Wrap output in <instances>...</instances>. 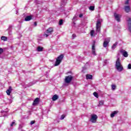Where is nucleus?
I'll return each instance as SVG.
<instances>
[{
	"instance_id": "17",
	"label": "nucleus",
	"mask_w": 131,
	"mask_h": 131,
	"mask_svg": "<svg viewBox=\"0 0 131 131\" xmlns=\"http://www.w3.org/2000/svg\"><path fill=\"white\" fill-rule=\"evenodd\" d=\"M117 45H118V42H116L114 44H113V45L112 47V50H115V49L116 48V47H117Z\"/></svg>"
},
{
	"instance_id": "11",
	"label": "nucleus",
	"mask_w": 131,
	"mask_h": 131,
	"mask_svg": "<svg viewBox=\"0 0 131 131\" xmlns=\"http://www.w3.org/2000/svg\"><path fill=\"white\" fill-rule=\"evenodd\" d=\"M119 112L118 111H115L114 112H112L110 115L111 118H113V117H115L116 115H117V114H118Z\"/></svg>"
},
{
	"instance_id": "3",
	"label": "nucleus",
	"mask_w": 131,
	"mask_h": 131,
	"mask_svg": "<svg viewBox=\"0 0 131 131\" xmlns=\"http://www.w3.org/2000/svg\"><path fill=\"white\" fill-rule=\"evenodd\" d=\"M53 28H51V27L49 28L46 31L47 33H45L43 34V37H48V36H49V35L52 34V33H53Z\"/></svg>"
},
{
	"instance_id": "33",
	"label": "nucleus",
	"mask_w": 131,
	"mask_h": 131,
	"mask_svg": "<svg viewBox=\"0 0 131 131\" xmlns=\"http://www.w3.org/2000/svg\"><path fill=\"white\" fill-rule=\"evenodd\" d=\"M125 5H127L128 4V0H127L125 2Z\"/></svg>"
},
{
	"instance_id": "13",
	"label": "nucleus",
	"mask_w": 131,
	"mask_h": 131,
	"mask_svg": "<svg viewBox=\"0 0 131 131\" xmlns=\"http://www.w3.org/2000/svg\"><path fill=\"white\" fill-rule=\"evenodd\" d=\"M32 19V15H29L25 17V21H30Z\"/></svg>"
},
{
	"instance_id": "37",
	"label": "nucleus",
	"mask_w": 131,
	"mask_h": 131,
	"mask_svg": "<svg viewBox=\"0 0 131 131\" xmlns=\"http://www.w3.org/2000/svg\"><path fill=\"white\" fill-rule=\"evenodd\" d=\"M21 131H24V130H23V129H21Z\"/></svg>"
},
{
	"instance_id": "2",
	"label": "nucleus",
	"mask_w": 131,
	"mask_h": 131,
	"mask_svg": "<svg viewBox=\"0 0 131 131\" xmlns=\"http://www.w3.org/2000/svg\"><path fill=\"white\" fill-rule=\"evenodd\" d=\"M63 58H64V55L63 54H61L60 55H59L56 58V60L55 61V63L54 64V66H59V65H60V64L61 63V62H62Z\"/></svg>"
},
{
	"instance_id": "6",
	"label": "nucleus",
	"mask_w": 131,
	"mask_h": 131,
	"mask_svg": "<svg viewBox=\"0 0 131 131\" xmlns=\"http://www.w3.org/2000/svg\"><path fill=\"white\" fill-rule=\"evenodd\" d=\"M72 79H73V77L71 75L66 76L65 78V82L66 83H70Z\"/></svg>"
},
{
	"instance_id": "10",
	"label": "nucleus",
	"mask_w": 131,
	"mask_h": 131,
	"mask_svg": "<svg viewBox=\"0 0 131 131\" xmlns=\"http://www.w3.org/2000/svg\"><path fill=\"white\" fill-rule=\"evenodd\" d=\"M92 53L94 56H96L97 54L96 53V47L95 46V43L92 45Z\"/></svg>"
},
{
	"instance_id": "8",
	"label": "nucleus",
	"mask_w": 131,
	"mask_h": 131,
	"mask_svg": "<svg viewBox=\"0 0 131 131\" xmlns=\"http://www.w3.org/2000/svg\"><path fill=\"white\" fill-rule=\"evenodd\" d=\"M114 17H115V20H116L117 22H120V18H121V15L119 14H117V13H115Z\"/></svg>"
},
{
	"instance_id": "38",
	"label": "nucleus",
	"mask_w": 131,
	"mask_h": 131,
	"mask_svg": "<svg viewBox=\"0 0 131 131\" xmlns=\"http://www.w3.org/2000/svg\"><path fill=\"white\" fill-rule=\"evenodd\" d=\"M3 112H4L5 113H6V112L3 111Z\"/></svg>"
},
{
	"instance_id": "25",
	"label": "nucleus",
	"mask_w": 131,
	"mask_h": 131,
	"mask_svg": "<svg viewBox=\"0 0 131 131\" xmlns=\"http://www.w3.org/2000/svg\"><path fill=\"white\" fill-rule=\"evenodd\" d=\"M93 95H94V97H95L96 98L99 97V95H98V93L97 92H94L93 93Z\"/></svg>"
},
{
	"instance_id": "24",
	"label": "nucleus",
	"mask_w": 131,
	"mask_h": 131,
	"mask_svg": "<svg viewBox=\"0 0 131 131\" xmlns=\"http://www.w3.org/2000/svg\"><path fill=\"white\" fill-rule=\"evenodd\" d=\"M89 10H90V11H94L95 10V6H90Z\"/></svg>"
},
{
	"instance_id": "22",
	"label": "nucleus",
	"mask_w": 131,
	"mask_h": 131,
	"mask_svg": "<svg viewBox=\"0 0 131 131\" xmlns=\"http://www.w3.org/2000/svg\"><path fill=\"white\" fill-rule=\"evenodd\" d=\"M90 35L91 36H95V31L94 30L91 31Z\"/></svg>"
},
{
	"instance_id": "29",
	"label": "nucleus",
	"mask_w": 131,
	"mask_h": 131,
	"mask_svg": "<svg viewBox=\"0 0 131 131\" xmlns=\"http://www.w3.org/2000/svg\"><path fill=\"white\" fill-rule=\"evenodd\" d=\"M77 16H76V15H75L73 18V21L75 20H77Z\"/></svg>"
},
{
	"instance_id": "28",
	"label": "nucleus",
	"mask_w": 131,
	"mask_h": 131,
	"mask_svg": "<svg viewBox=\"0 0 131 131\" xmlns=\"http://www.w3.org/2000/svg\"><path fill=\"white\" fill-rule=\"evenodd\" d=\"M64 118H65V115H61L60 119L61 120H63V119H64Z\"/></svg>"
},
{
	"instance_id": "39",
	"label": "nucleus",
	"mask_w": 131,
	"mask_h": 131,
	"mask_svg": "<svg viewBox=\"0 0 131 131\" xmlns=\"http://www.w3.org/2000/svg\"><path fill=\"white\" fill-rule=\"evenodd\" d=\"M106 60H105V63H106Z\"/></svg>"
},
{
	"instance_id": "5",
	"label": "nucleus",
	"mask_w": 131,
	"mask_h": 131,
	"mask_svg": "<svg viewBox=\"0 0 131 131\" xmlns=\"http://www.w3.org/2000/svg\"><path fill=\"white\" fill-rule=\"evenodd\" d=\"M96 30V32H100L101 30V20L100 19H98L97 21Z\"/></svg>"
},
{
	"instance_id": "26",
	"label": "nucleus",
	"mask_w": 131,
	"mask_h": 131,
	"mask_svg": "<svg viewBox=\"0 0 131 131\" xmlns=\"http://www.w3.org/2000/svg\"><path fill=\"white\" fill-rule=\"evenodd\" d=\"M14 125H16V123L15 122V121L12 122L11 124H10V126H14Z\"/></svg>"
},
{
	"instance_id": "21",
	"label": "nucleus",
	"mask_w": 131,
	"mask_h": 131,
	"mask_svg": "<svg viewBox=\"0 0 131 131\" xmlns=\"http://www.w3.org/2000/svg\"><path fill=\"white\" fill-rule=\"evenodd\" d=\"M103 105H104V101L100 100L98 104L99 107H100V106H103Z\"/></svg>"
},
{
	"instance_id": "31",
	"label": "nucleus",
	"mask_w": 131,
	"mask_h": 131,
	"mask_svg": "<svg viewBox=\"0 0 131 131\" xmlns=\"http://www.w3.org/2000/svg\"><path fill=\"white\" fill-rule=\"evenodd\" d=\"M4 52V49L2 48H0V55L1 54H2V53Z\"/></svg>"
},
{
	"instance_id": "15",
	"label": "nucleus",
	"mask_w": 131,
	"mask_h": 131,
	"mask_svg": "<svg viewBox=\"0 0 131 131\" xmlns=\"http://www.w3.org/2000/svg\"><path fill=\"white\" fill-rule=\"evenodd\" d=\"M124 9L126 13H128V12L130 11V8L129 6H125Z\"/></svg>"
},
{
	"instance_id": "4",
	"label": "nucleus",
	"mask_w": 131,
	"mask_h": 131,
	"mask_svg": "<svg viewBox=\"0 0 131 131\" xmlns=\"http://www.w3.org/2000/svg\"><path fill=\"white\" fill-rule=\"evenodd\" d=\"M97 119H98V116H97V115L93 114L91 115V118L90 119L91 122L96 123V122H97Z\"/></svg>"
},
{
	"instance_id": "23",
	"label": "nucleus",
	"mask_w": 131,
	"mask_h": 131,
	"mask_svg": "<svg viewBox=\"0 0 131 131\" xmlns=\"http://www.w3.org/2000/svg\"><path fill=\"white\" fill-rule=\"evenodd\" d=\"M116 89V85L113 84L112 85V91H115V89Z\"/></svg>"
},
{
	"instance_id": "12",
	"label": "nucleus",
	"mask_w": 131,
	"mask_h": 131,
	"mask_svg": "<svg viewBox=\"0 0 131 131\" xmlns=\"http://www.w3.org/2000/svg\"><path fill=\"white\" fill-rule=\"evenodd\" d=\"M39 103V98H36L34 100V102H33V106H36V105H37Z\"/></svg>"
},
{
	"instance_id": "7",
	"label": "nucleus",
	"mask_w": 131,
	"mask_h": 131,
	"mask_svg": "<svg viewBox=\"0 0 131 131\" xmlns=\"http://www.w3.org/2000/svg\"><path fill=\"white\" fill-rule=\"evenodd\" d=\"M109 42H110V38H106L104 39V41L103 42V47L104 48H107V47L108 46V45L109 43Z\"/></svg>"
},
{
	"instance_id": "35",
	"label": "nucleus",
	"mask_w": 131,
	"mask_h": 131,
	"mask_svg": "<svg viewBox=\"0 0 131 131\" xmlns=\"http://www.w3.org/2000/svg\"><path fill=\"white\" fill-rule=\"evenodd\" d=\"M34 26H37V23L36 22H35L34 23Z\"/></svg>"
},
{
	"instance_id": "34",
	"label": "nucleus",
	"mask_w": 131,
	"mask_h": 131,
	"mask_svg": "<svg viewBox=\"0 0 131 131\" xmlns=\"http://www.w3.org/2000/svg\"><path fill=\"white\" fill-rule=\"evenodd\" d=\"M82 16H83L82 14H79V18H81L82 17Z\"/></svg>"
},
{
	"instance_id": "32",
	"label": "nucleus",
	"mask_w": 131,
	"mask_h": 131,
	"mask_svg": "<svg viewBox=\"0 0 131 131\" xmlns=\"http://www.w3.org/2000/svg\"><path fill=\"white\" fill-rule=\"evenodd\" d=\"M128 69H131V64H129L128 65Z\"/></svg>"
},
{
	"instance_id": "14",
	"label": "nucleus",
	"mask_w": 131,
	"mask_h": 131,
	"mask_svg": "<svg viewBox=\"0 0 131 131\" xmlns=\"http://www.w3.org/2000/svg\"><path fill=\"white\" fill-rule=\"evenodd\" d=\"M11 92H12V87L9 86V89H8L6 91V93H7L8 96H10V95H11Z\"/></svg>"
},
{
	"instance_id": "30",
	"label": "nucleus",
	"mask_w": 131,
	"mask_h": 131,
	"mask_svg": "<svg viewBox=\"0 0 131 131\" xmlns=\"http://www.w3.org/2000/svg\"><path fill=\"white\" fill-rule=\"evenodd\" d=\"M75 37H76V35L75 34H73L72 35V38H73V39H74V38H75Z\"/></svg>"
},
{
	"instance_id": "19",
	"label": "nucleus",
	"mask_w": 131,
	"mask_h": 131,
	"mask_svg": "<svg viewBox=\"0 0 131 131\" xmlns=\"http://www.w3.org/2000/svg\"><path fill=\"white\" fill-rule=\"evenodd\" d=\"M86 79H92L93 76L92 75H86Z\"/></svg>"
},
{
	"instance_id": "16",
	"label": "nucleus",
	"mask_w": 131,
	"mask_h": 131,
	"mask_svg": "<svg viewBox=\"0 0 131 131\" xmlns=\"http://www.w3.org/2000/svg\"><path fill=\"white\" fill-rule=\"evenodd\" d=\"M58 98H59V96H58L57 95H54L52 97V100H53V101H57V100H58Z\"/></svg>"
},
{
	"instance_id": "9",
	"label": "nucleus",
	"mask_w": 131,
	"mask_h": 131,
	"mask_svg": "<svg viewBox=\"0 0 131 131\" xmlns=\"http://www.w3.org/2000/svg\"><path fill=\"white\" fill-rule=\"evenodd\" d=\"M120 53H122V54L124 57H125V58H127V57H128V54L127 53V52H126L125 50H121Z\"/></svg>"
},
{
	"instance_id": "1",
	"label": "nucleus",
	"mask_w": 131,
	"mask_h": 131,
	"mask_svg": "<svg viewBox=\"0 0 131 131\" xmlns=\"http://www.w3.org/2000/svg\"><path fill=\"white\" fill-rule=\"evenodd\" d=\"M116 69H117V71L119 72H121L122 70H123V67L121 64V62H120V59L118 57L116 62Z\"/></svg>"
},
{
	"instance_id": "27",
	"label": "nucleus",
	"mask_w": 131,
	"mask_h": 131,
	"mask_svg": "<svg viewBox=\"0 0 131 131\" xmlns=\"http://www.w3.org/2000/svg\"><path fill=\"white\" fill-rule=\"evenodd\" d=\"M59 25H62V24H63V20L60 19L59 20Z\"/></svg>"
},
{
	"instance_id": "36",
	"label": "nucleus",
	"mask_w": 131,
	"mask_h": 131,
	"mask_svg": "<svg viewBox=\"0 0 131 131\" xmlns=\"http://www.w3.org/2000/svg\"><path fill=\"white\" fill-rule=\"evenodd\" d=\"M31 124H34V121H31Z\"/></svg>"
},
{
	"instance_id": "18",
	"label": "nucleus",
	"mask_w": 131,
	"mask_h": 131,
	"mask_svg": "<svg viewBox=\"0 0 131 131\" xmlns=\"http://www.w3.org/2000/svg\"><path fill=\"white\" fill-rule=\"evenodd\" d=\"M42 50H43V48L38 46L37 48V52H42Z\"/></svg>"
},
{
	"instance_id": "20",
	"label": "nucleus",
	"mask_w": 131,
	"mask_h": 131,
	"mask_svg": "<svg viewBox=\"0 0 131 131\" xmlns=\"http://www.w3.org/2000/svg\"><path fill=\"white\" fill-rule=\"evenodd\" d=\"M1 39L2 40H4V41H7V40H8V38L6 36H2L1 37Z\"/></svg>"
}]
</instances>
